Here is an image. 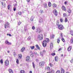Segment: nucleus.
<instances>
[{
  "label": "nucleus",
  "mask_w": 73,
  "mask_h": 73,
  "mask_svg": "<svg viewBox=\"0 0 73 73\" xmlns=\"http://www.w3.org/2000/svg\"><path fill=\"white\" fill-rule=\"evenodd\" d=\"M45 64V62L44 61H42L39 63V65L40 66H43Z\"/></svg>",
  "instance_id": "obj_1"
},
{
  "label": "nucleus",
  "mask_w": 73,
  "mask_h": 73,
  "mask_svg": "<svg viewBox=\"0 0 73 73\" xmlns=\"http://www.w3.org/2000/svg\"><path fill=\"white\" fill-rule=\"evenodd\" d=\"M58 28L61 30H62L63 29H64V28L63 26V25H58Z\"/></svg>",
  "instance_id": "obj_2"
},
{
  "label": "nucleus",
  "mask_w": 73,
  "mask_h": 73,
  "mask_svg": "<svg viewBox=\"0 0 73 73\" xmlns=\"http://www.w3.org/2000/svg\"><path fill=\"white\" fill-rule=\"evenodd\" d=\"M38 38L39 40H41L43 39V36H42V35L40 34L38 36Z\"/></svg>",
  "instance_id": "obj_3"
},
{
  "label": "nucleus",
  "mask_w": 73,
  "mask_h": 73,
  "mask_svg": "<svg viewBox=\"0 0 73 73\" xmlns=\"http://www.w3.org/2000/svg\"><path fill=\"white\" fill-rule=\"evenodd\" d=\"M47 43V42H46V41L45 40H44L42 42V45L43 46H44V47H45V46H46Z\"/></svg>",
  "instance_id": "obj_4"
},
{
  "label": "nucleus",
  "mask_w": 73,
  "mask_h": 73,
  "mask_svg": "<svg viewBox=\"0 0 73 73\" xmlns=\"http://www.w3.org/2000/svg\"><path fill=\"white\" fill-rule=\"evenodd\" d=\"M5 65L6 66H8L9 65V60H7L5 62Z\"/></svg>",
  "instance_id": "obj_5"
},
{
  "label": "nucleus",
  "mask_w": 73,
  "mask_h": 73,
  "mask_svg": "<svg viewBox=\"0 0 73 73\" xmlns=\"http://www.w3.org/2000/svg\"><path fill=\"white\" fill-rule=\"evenodd\" d=\"M30 60H31V58H30V56H27L26 57V60L27 61H28V62L30 61Z\"/></svg>",
  "instance_id": "obj_6"
},
{
  "label": "nucleus",
  "mask_w": 73,
  "mask_h": 73,
  "mask_svg": "<svg viewBox=\"0 0 73 73\" xmlns=\"http://www.w3.org/2000/svg\"><path fill=\"white\" fill-rule=\"evenodd\" d=\"M53 13L56 16H57L58 14L57 13V10H54V11Z\"/></svg>",
  "instance_id": "obj_7"
},
{
  "label": "nucleus",
  "mask_w": 73,
  "mask_h": 73,
  "mask_svg": "<svg viewBox=\"0 0 73 73\" xmlns=\"http://www.w3.org/2000/svg\"><path fill=\"white\" fill-rule=\"evenodd\" d=\"M36 32H37L38 33H40L41 32V30H40V29L38 28L36 30Z\"/></svg>",
  "instance_id": "obj_8"
},
{
  "label": "nucleus",
  "mask_w": 73,
  "mask_h": 73,
  "mask_svg": "<svg viewBox=\"0 0 73 73\" xmlns=\"http://www.w3.org/2000/svg\"><path fill=\"white\" fill-rule=\"evenodd\" d=\"M18 58L19 59H21L22 58V55L21 54H19L18 55Z\"/></svg>",
  "instance_id": "obj_9"
},
{
  "label": "nucleus",
  "mask_w": 73,
  "mask_h": 73,
  "mask_svg": "<svg viewBox=\"0 0 73 73\" xmlns=\"http://www.w3.org/2000/svg\"><path fill=\"white\" fill-rule=\"evenodd\" d=\"M30 56L32 57H33V53L31 51H30Z\"/></svg>",
  "instance_id": "obj_10"
},
{
  "label": "nucleus",
  "mask_w": 73,
  "mask_h": 73,
  "mask_svg": "<svg viewBox=\"0 0 73 73\" xmlns=\"http://www.w3.org/2000/svg\"><path fill=\"white\" fill-rule=\"evenodd\" d=\"M54 71L53 70H51L49 72H47V73H54Z\"/></svg>",
  "instance_id": "obj_11"
},
{
  "label": "nucleus",
  "mask_w": 73,
  "mask_h": 73,
  "mask_svg": "<svg viewBox=\"0 0 73 73\" xmlns=\"http://www.w3.org/2000/svg\"><path fill=\"white\" fill-rule=\"evenodd\" d=\"M53 43H51L50 44V47L51 49H52V48H53Z\"/></svg>",
  "instance_id": "obj_12"
},
{
  "label": "nucleus",
  "mask_w": 73,
  "mask_h": 73,
  "mask_svg": "<svg viewBox=\"0 0 73 73\" xmlns=\"http://www.w3.org/2000/svg\"><path fill=\"white\" fill-rule=\"evenodd\" d=\"M25 50V48L23 47L21 49V51L22 52H24Z\"/></svg>",
  "instance_id": "obj_13"
},
{
  "label": "nucleus",
  "mask_w": 73,
  "mask_h": 73,
  "mask_svg": "<svg viewBox=\"0 0 73 73\" xmlns=\"http://www.w3.org/2000/svg\"><path fill=\"white\" fill-rule=\"evenodd\" d=\"M5 43L8 45H11V43H9L8 41H6L5 42Z\"/></svg>",
  "instance_id": "obj_14"
},
{
  "label": "nucleus",
  "mask_w": 73,
  "mask_h": 73,
  "mask_svg": "<svg viewBox=\"0 0 73 73\" xmlns=\"http://www.w3.org/2000/svg\"><path fill=\"white\" fill-rule=\"evenodd\" d=\"M55 61H58V56H56L55 57Z\"/></svg>",
  "instance_id": "obj_15"
},
{
  "label": "nucleus",
  "mask_w": 73,
  "mask_h": 73,
  "mask_svg": "<svg viewBox=\"0 0 73 73\" xmlns=\"http://www.w3.org/2000/svg\"><path fill=\"white\" fill-rule=\"evenodd\" d=\"M61 73H65V71H64V69H63V68H61Z\"/></svg>",
  "instance_id": "obj_16"
},
{
  "label": "nucleus",
  "mask_w": 73,
  "mask_h": 73,
  "mask_svg": "<svg viewBox=\"0 0 73 73\" xmlns=\"http://www.w3.org/2000/svg\"><path fill=\"white\" fill-rule=\"evenodd\" d=\"M43 21V20H42V19L40 18L39 19V23H41Z\"/></svg>",
  "instance_id": "obj_17"
},
{
  "label": "nucleus",
  "mask_w": 73,
  "mask_h": 73,
  "mask_svg": "<svg viewBox=\"0 0 73 73\" xmlns=\"http://www.w3.org/2000/svg\"><path fill=\"white\" fill-rule=\"evenodd\" d=\"M6 25L7 27H9V24L8 23H6Z\"/></svg>",
  "instance_id": "obj_18"
},
{
  "label": "nucleus",
  "mask_w": 73,
  "mask_h": 73,
  "mask_svg": "<svg viewBox=\"0 0 73 73\" xmlns=\"http://www.w3.org/2000/svg\"><path fill=\"white\" fill-rule=\"evenodd\" d=\"M9 72L10 73H13V71L11 69H9Z\"/></svg>",
  "instance_id": "obj_19"
},
{
  "label": "nucleus",
  "mask_w": 73,
  "mask_h": 73,
  "mask_svg": "<svg viewBox=\"0 0 73 73\" xmlns=\"http://www.w3.org/2000/svg\"><path fill=\"white\" fill-rule=\"evenodd\" d=\"M54 37V35H51L50 36V38H51V39H53V38Z\"/></svg>",
  "instance_id": "obj_20"
},
{
  "label": "nucleus",
  "mask_w": 73,
  "mask_h": 73,
  "mask_svg": "<svg viewBox=\"0 0 73 73\" xmlns=\"http://www.w3.org/2000/svg\"><path fill=\"white\" fill-rule=\"evenodd\" d=\"M71 49H72V47H69L68 48V51H70V50H71Z\"/></svg>",
  "instance_id": "obj_21"
},
{
  "label": "nucleus",
  "mask_w": 73,
  "mask_h": 73,
  "mask_svg": "<svg viewBox=\"0 0 73 73\" xmlns=\"http://www.w3.org/2000/svg\"><path fill=\"white\" fill-rule=\"evenodd\" d=\"M62 10H63V11H65L66 10V9H65V7L64 6H62Z\"/></svg>",
  "instance_id": "obj_22"
},
{
  "label": "nucleus",
  "mask_w": 73,
  "mask_h": 73,
  "mask_svg": "<svg viewBox=\"0 0 73 73\" xmlns=\"http://www.w3.org/2000/svg\"><path fill=\"white\" fill-rule=\"evenodd\" d=\"M68 12L69 13H72V11H71L70 9H68Z\"/></svg>",
  "instance_id": "obj_23"
},
{
  "label": "nucleus",
  "mask_w": 73,
  "mask_h": 73,
  "mask_svg": "<svg viewBox=\"0 0 73 73\" xmlns=\"http://www.w3.org/2000/svg\"><path fill=\"white\" fill-rule=\"evenodd\" d=\"M46 41V42H49V38H47L46 39V40H45Z\"/></svg>",
  "instance_id": "obj_24"
},
{
  "label": "nucleus",
  "mask_w": 73,
  "mask_h": 73,
  "mask_svg": "<svg viewBox=\"0 0 73 73\" xmlns=\"http://www.w3.org/2000/svg\"><path fill=\"white\" fill-rule=\"evenodd\" d=\"M43 5H44V8H47V4H46V3H45L44 4H43Z\"/></svg>",
  "instance_id": "obj_25"
},
{
  "label": "nucleus",
  "mask_w": 73,
  "mask_h": 73,
  "mask_svg": "<svg viewBox=\"0 0 73 73\" xmlns=\"http://www.w3.org/2000/svg\"><path fill=\"white\" fill-rule=\"evenodd\" d=\"M36 48L38 49H39V50H40V47L38 46V45H37L36 46Z\"/></svg>",
  "instance_id": "obj_26"
},
{
  "label": "nucleus",
  "mask_w": 73,
  "mask_h": 73,
  "mask_svg": "<svg viewBox=\"0 0 73 73\" xmlns=\"http://www.w3.org/2000/svg\"><path fill=\"white\" fill-rule=\"evenodd\" d=\"M40 56H42V57L43 56V55L44 54L42 52H40Z\"/></svg>",
  "instance_id": "obj_27"
},
{
  "label": "nucleus",
  "mask_w": 73,
  "mask_h": 73,
  "mask_svg": "<svg viewBox=\"0 0 73 73\" xmlns=\"http://www.w3.org/2000/svg\"><path fill=\"white\" fill-rule=\"evenodd\" d=\"M70 34H71V35L72 36H73V31L72 30H71L70 31Z\"/></svg>",
  "instance_id": "obj_28"
},
{
  "label": "nucleus",
  "mask_w": 73,
  "mask_h": 73,
  "mask_svg": "<svg viewBox=\"0 0 73 73\" xmlns=\"http://www.w3.org/2000/svg\"><path fill=\"white\" fill-rule=\"evenodd\" d=\"M56 6H57V5L55 3H54L53 5V7H54V8H56Z\"/></svg>",
  "instance_id": "obj_29"
},
{
  "label": "nucleus",
  "mask_w": 73,
  "mask_h": 73,
  "mask_svg": "<svg viewBox=\"0 0 73 73\" xmlns=\"http://www.w3.org/2000/svg\"><path fill=\"white\" fill-rule=\"evenodd\" d=\"M33 17L32 16L31 18V21H33Z\"/></svg>",
  "instance_id": "obj_30"
},
{
  "label": "nucleus",
  "mask_w": 73,
  "mask_h": 73,
  "mask_svg": "<svg viewBox=\"0 0 73 73\" xmlns=\"http://www.w3.org/2000/svg\"><path fill=\"white\" fill-rule=\"evenodd\" d=\"M32 64L33 68H35V64L34 63V62H32Z\"/></svg>",
  "instance_id": "obj_31"
},
{
  "label": "nucleus",
  "mask_w": 73,
  "mask_h": 73,
  "mask_svg": "<svg viewBox=\"0 0 73 73\" xmlns=\"http://www.w3.org/2000/svg\"><path fill=\"white\" fill-rule=\"evenodd\" d=\"M20 73H25V71L24 70H22L20 71Z\"/></svg>",
  "instance_id": "obj_32"
},
{
  "label": "nucleus",
  "mask_w": 73,
  "mask_h": 73,
  "mask_svg": "<svg viewBox=\"0 0 73 73\" xmlns=\"http://www.w3.org/2000/svg\"><path fill=\"white\" fill-rule=\"evenodd\" d=\"M30 48L31 49H34L35 48V46H31Z\"/></svg>",
  "instance_id": "obj_33"
},
{
  "label": "nucleus",
  "mask_w": 73,
  "mask_h": 73,
  "mask_svg": "<svg viewBox=\"0 0 73 73\" xmlns=\"http://www.w3.org/2000/svg\"><path fill=\"white\" fill-rule=\"evenodd\" d=\"M48 6L49 7H51V3H50V2H48Z\"/></svg>",
  "instance_id": "obj_34"
},
{
  "label": "nucleus",
  "mask_w": 73,
  "mask_h": 73,
  "mask_svg": "<svg viewBox=\"0 0 73 73\" xmlns=\"http://www.w3.org/2000/svg\"><path fill=\"white\" fill-rule=\"evenodd\" d=\"M58 24H59V21H57L56 22V25H59Z\"/></svg>",
  "instance_id": "obj_35"
},
{
  "label": "nucleus",
  "mask_w": 73,
  "mask_h": 73,
  "mask_svg": "<svg viewBox=\"0 0 73 73\" xmlns=\"http://www.w3.org/2000/svg\"><path fill=\"white\" fill-rule=\"evenodd\" d=\"M18 14L19 15H21L22 13L21 12H18Z\"/></svg>",
  "instance_id": "obj_36"
},
{
  "label": "nucleus",
  "mask_w": 73,
  "mask_h": 73,
  "mask_svg": "<svg viewBox=\"0 0 73 73\" xmlns=\"http://www.w3.org/2000/svg\"><path fill=\"white\" fill-rule=\"evenodd\" d=\"M0 62H1V64H3V59H1L0 61Z\"/></svg>",
  "instance_id": "obj_37"
},
{
  "label": "nucleus",
  "mask_w": 73,
  "mask_h": 73,
  "mask_svg": "<svg viewBox=\"0 0 73 73\" xmlns=\"http://www.w3.org/2000/svg\"><path fill=\"white\" fill-rule=\"evenodd\" d=\"M2 7H3V8H5V3H4L3 4V6H2Z\"/></svg>",
  "instance_id": "obj_38"
},
{
  "label": "nucleus",
  "mask_w": 73,
  "mask_h": 73,
  "mask_svg": "<svg viewBox=\"0 0 73 73\" xmlns=\"http://www.w3.org/2000/svg\"><path fill=\"white\" fill-rule=\"evenodd\" d=\"M21 24V23H20V21H18V24L19 25H20Z\"/></svg>",
  "instance_id": "obj_39"
},
{
  "label": "nucleus",
  "mask_w": 73,
  "mask_h": 73,
  "mask_svg": "<svg viewBox=\"0 0 73 73\" xmlns=\"http://www.w3.org/2000/svg\"><path fill=\"white\" fill-rule=\"evenodd\" d=\"M47 70H50V67H47Z\"/></svg>",
  "instance_id": "obj_40"
},
{
  "label": "nucleus",
  "mask_w": 73,
  "mask_h": 73,
  "mask_svg": "<svg viewBox=\"0 0 73 73\" xmlns=\"http://www.w3.org/2000/svg\"><path fill=\"white\" fill-rule=\"evenodd\" d=\"M13 5L14 7H16V6H17V2H16V3L13 4Z\"/></svg>",
  "instance_id": "obj_41"
},
{
  "label": "nucleus",
  "mask_w": 73,
  "mask_h": 73,
  "mask_svg": "<svg viewBox=\"0 0 73 73\" xmlns=\"http://www.w3.org/2000/svg\"><path fill=\"white\" fill-rule=\"evenodd\" d=\"M71 43H73V39L72 38L70 40Z\"/></svg>",
  "instance_id": "obj_42"
},
{
  "label": "nucleus",
  "mask_w": 73,
  "mask_h": 73,
  "mask_svg": "<svg viewBox=\"0 0 73 73\" xmlns=\"http://www.w3.org/2000/svg\"><path fill=\"white\" fill-rule=\"evenodd\" d=\"M16 62L17 64H19V59H17Z\"/></svg>",
  "instance_id": "obj_43"
},
{
  "label": "nucleus",
  "mask_w": 73,
  "mask_h": 73,
  "mask_svg": "<svg viewBox=\"0 0 73 73\" xmlns=\"http://www.w3.org/2000/svg\"><path fill=\"white\" fill-rule=\"evenodd\" d=\"M60 39H57V42H58V43H59V42H60Z\"/></svg>",
  "instance_id": "obj_44"
},
{
  "label": "nucleus",
  "mask_w": 73,
  "mask_h": 73,
  "mask_svg": "<svg viewBox=\"0 0 73 73\" xmlns=\"http://www.w3.org/2000/svg\"><path fill=\"white\" fill-rule=\"evenodd\" d=\"M56 73H61V72H60V70H58Z\"/></svg>",
  "instance_id": "obj_45"
},
{
  "label": "nucleus",
  "mask_w": 73,
  "mask_h": 73,
  "mask_svg": "<svg viewBox=\"0 0 73 73\" xmlns=\"http://www.w3.org/2000/svg\"><path fill=\"white\" fill-rule=\"evenodd\" d=\"M45 52H46V51L45 50H43V51L42 52L43 53V54H44V53H45Z\"/></svg>",
  "instance_id": "obj_46"
},
{
  "label": "nucleus",
  "mask_w": 73,
  "mask_h": 73,
  "mask_svg": "<svg viewBox=\"0 0 73 73\" xmlns=\"http://www.w3.org/2000/svg\"><path fill=\"white\" fill-rule=\"evenodd\" d=\"M56 54H55V53H53L51 54V55H52V56H54Z\"/></svg>",
  "instance_id": "obj_47"
},
{
  "label": "nucleus",
  "mask_w": 73,
  "mask_h": 73,
  "mask_svg": "<svg viewBox=\"0 0 73 73\" xmlns=\"http://www.w3.org/2000/svg\"><path fill=\"white\" fill-rule=\"evenodd\" d=\"M68 22V19L67 18H65V22Z\"/></svg>",
  "instance_id": "obj_48"
},
{
  "label": "nucleus",
  "mask_w": 73,
  "mask_h": 73,
  "mask_svg": "<svg viewBox=\"0 0 73 73\" xmlns=\"http://www.w3.org/2000/svg\"><path fill=\"white\" fill-rule=\"evenodd\" d=\"M32 29H33V30H34L35 29V26H33L32 27Z\"/></svg>",
  "instance_id": "obj_49"
},
{
  "label": "nucleus",
  "mask_w": 73,
  "mask_h": 73,
  "mask_svg": "<svg viewBox=\"0 0 73 73\" xmlns=\"http://www.w3.org/2000/svg\"><path fill=\"white\" fill-rule=\"evenodd\" d=\"M66 16V14L65 13L63 14L64 17H65Z\"/></svg>",
  "instance_id": "obj_50"
},
{
  "label": "nucleus",
  "mask_w": 73,
  "mask_h": 73,
  "mask_svg": "<svg viewBox=\"0 0 73 73\" xmlns=\"http://www.w3.org/2000/svg\"><path fill=\"white\" fill-rule=\"evenodd\" d=\"M40 12L41 13H43V11H42L41 10H40Z\"/></svg>",
  "instance_id": "obj_51"
},
{
  "label": "nucleus",
  "mask_w": 73,
  "mask_h": 73,
  "mask_svg": "<svg viewBox=\"0 0 73 73\" xmlns=\"http://www.w3.org/2000/svg\"><path fill=\"white\" fill-rule=\"evenodd\" d=\"M10 5H9L8 6V9H9L10 8Z\"/></svg>",
  "instance_id": "obj_52"
},
{
  "label": "nucleus",
  "mask_w": 73,
  "mask_h": 73,
  "mask_svg": "<svg viewBox=\"0 0 73 73\" xmlns=\"http://www.w3.org/2000/svg\"><path fill=\"white\" fill-rule=\"evenodd\" d=\"M62 41H63V42H65V39H64L63 38H62Z\"/></svg>",
  "instance_id": "obj_53"
},
{
  "label": "nucleus",
  "mask_w": 73,
  "mask_h": 73,
  "mask_svg": "<svg viewBox=\"0 0 73 73\" xmlns=\"http://www.w3.org/2000/svg\"><path fill=\"white\" fill-rule=\"evenodd\" d=\"M28 39H29V40H31V36H29L28 38Z\"/></svg>",
  "instance_id": "obj_54"
},
{
  "label": "nucleus",
  "mask_w": 73,
  "mask_h": 73,
  "mask_svg": "<svg viewBox=\"0 0 73 73\" xmlns=\"http://www.w3.org/2000/svg\"><path fill=\"white\" fill-rule=\"evenodd\" d=\"M16 7H15L14 8L13 10L14 11H16Z\"/></svg>",
  "instance_id": "obj_55"
},
{
  "label": "nucleus",
  "mask_w": 73,
  "mask_h": 73,
  "mask_svg": "<svg viewBox=\"0 0 73 73\" xmlns=\"http://www.w3.org/2000/svg\"><path fill=\"white\" fill-rule=\"evenodd\" d=\"M60 36H61V37L62 38V37L63 36H62V33H61Z\"/></svg>",
  "instance_id": "obj_56"
},
{
  "label": "nucleus",
  "mask_w": 73,
  "mask_h": 73,
  "mask_svg": "<svg viewBox=\"0 0 73 73\" xmlns=\"http://www.w3.org/2000/svg\"><path fill=\"white\" fill-rule=\"evenodd\" d=\"M70 62L71 63H73V59H72L70 61Z\"/></svg>",
  "instance_id": "obj_57"
},
{
  "label": "nucleus",
  "mask_w": 73,
  "mask_h": 73,
  "mask_svg": "<svg viewBox=\"0 0 73 73\" xmlns=\"http://www.w3.org/2000/svg\"><path fill=\"white\" fill-rule=\"evenodd\" d=\"M50 66H51V67H52V66H53V65H52L51 63H50Z\"/></svg>",
  "instance_id": "obj_58"
},
{
  "label": "nucleus",
  "mask_w": 73,
  "mask_h": 73,
  "mask_svg": "<svg viewBox=\"0 0 73 73\" xmlns=\"http://www.w3.org/2000/svg\"><path fill=\"white\" fill-rule=\"evenodd\" d=\"M60 22H62V19H60Z\"/></svg>",
  "instance_id": "obj_59"
},
{
  "label": "nucleus",
  "mask_w": 73,
  "mask_h": 73,
  "mask_svg": "<svg viewBox=\"0 0 73 73\" xmlns=\"http://www.w3.org/2000/svg\"><path fill=\"white\" fill-rule=\"evenodd\" d=\"M36 62H38V59H36Z\"/></svg>",
  "instance_id": "obj_60"
},
{
  "label": "nucleus",
  "mask_w": 73,
  "mask_h": 73,
  "mask_svg": "<svg viewBox=\"0 0 73 73\" xmlns=\"http://www.w3.org/2000/svg\"><path fill=\"white\" fill-rule=\"evenodd\" d=\"M7 35H9V36H11V34H7Z\"/></svg>",
  "instance_id": "obj_61"
},
{
  "label": "nucleus",
  "mask_w": 73,
  "mask_h": 73,
  "mask_svg": "<svg viewBox=\"0 0 73 73\" xmlns=\"http://www.w3.org/2000/svg\"><path fill=\"white\" fill-rule=\"evenodd\" d=\"M27 2H28V3H29V1H30V0H27Z\"/></svg>",
  "instance_id": "obj_62"
},
{
  "label": "nucleus",
  "mask_w": 73,
  "mask_h": 73,
  "mask_svg": "<svg viewBox=\"0 0 73 73\" xmlns=\"http://www.w3.org/2000/svg\"><path fill=\"white\" fill-rule=\"evenodd\" d=\"M62 50V49H61V48H60L59 50H58V51H60V50Z\"/></svg>",
  "instance_id": "obj_63"
},
{
  "label": "nucleus",
  "mask_w": 73,
  "mask_h": 73,
  "mask_svg": "<svg viewBox=\"0 0 73 73\" xmlns=\"http://www.w3.org/2000/svg\"><path fill=\"white\" fill-rule=\"evenodd\" d=\"M67 3V2H66V1L64 2V4L66 5V4Z\"/></svg>",
  "instance_id": "obj_64"
}]
</instances>
